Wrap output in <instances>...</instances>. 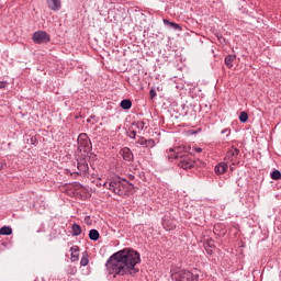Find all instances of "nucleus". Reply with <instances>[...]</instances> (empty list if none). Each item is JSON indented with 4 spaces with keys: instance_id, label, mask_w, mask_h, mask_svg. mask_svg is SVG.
Instances as JSON below:
<instances>
[{
    "instance_id": "nucleus-30",
    "label": "nucleus",
    "mask_w": 281,
    "mask_h": 281,
    "mask_svg": "<svg viewBox=\"0 0 281 281\" xmlns=\"http://www.w3.org/2000/svg\"><path fill=\"white\" fill-rule=\"evenodd\" d=\"M5 87H8V82L0 81V89H5Z\"/></svg>"
},
{
    "instance_id": "nucleus-24",
    "label": "nucleus",
    "mask_w": 281,
    "mask_h": 281,
    "mask_svg": "<svg viewBox=\"0 0 281 281\" xmlns=\"http://www.w3.org/2000/svg\"><path fill=\"white\" fill-rule=\"evenodd\" d=\"M247 120H249V114H247V112H240L239 114V122H247Z\"/></svg>"
},
{
    "instance_id": "nucleus-3",
    "label": "nucleus",
    "mask_w": 281,
    "mask_h": 281,
    "mask_svg": "<svg viewBox=\"0 0 281 281\" xmlns=\"http://www.w3.org/2000/svg\"><path fill=\"white\" fill-rule=\"evenodd\" d=\"M192 147L190 145H180L175 148H169L166 151L167 159H180V157H186L187 155L183 153H188V155H192Z\"/></svg>"
},
{
    "instance_id": "nucleus-11",
    "label": "nucleus",
    "mask_w": 281,
    "mask_h": 281,
    "mask_svg": "<svg viewBox=\"0 0 281 281\" xmlns=\"http://www.w3.org/2000/svg\"><path fill=\"white\" fill-rule=\"evenodd\" d=\"M120 155L123 157L124 161H133V151L131 150V148H122Z\"/></svg>"
},
{
    "instance_id": "nucleus-27",
    "label": "nucleus",
    "mask_w": 281,
    "mask_h": 281,
    "mask_svg": "<svg viewBox=\"0 0 281 281\" xmlns=\"http://www.w3.org/2000/svg\"><path fill=\"white\" fill-rule=\"evenodd\" d=\"M37 142H38V139H36V137L31 136L30 144H32L33 146H36Z\"/></svg>"
},
{
    "instance_id": "nucleus-15",
    "label": "nucleus",
    "mask_w": 281,
    "mask_h": 281,
    "mask_svg": "<svg viewBox=\"0 0 281 281\" xmlns=\"http://www.w3.org/2000/svg\"><path fill=\"white\" fill-rule=\"evenodd\" d=\"M234 60H236V55H227L224 59V63L228 69L234 67Z\"/></svg>"
},
{
    "instance_id": "nucleus-6",
    "label": "nucleus",
    "mask_w": 281,
    "mask_h": 281,
    "mask_svg": "<svg viewBox=\"0 0 281 281\" xmlns=\"http://www.w3.org/2000/svg\"><path fill=\"white\" fill-rule=\"evenodd\" d=\"M178 160V168L182 170H191V168H196V161H194L190 156H181L177 158Z\"/></svg>"
},
{
    "instance_id": "nucleus-32",
    "label": "nucleus",
    "mask_w": 281,
    "mask_h": 281,
    "mask_svg": "<svg viewBox=\"0 0 281 281\" xmlns=\"http://www.w3.org/2000/svg\"><path fill=\"white\" fill-rule=\"evenodd\" d=\"M127 179H128L130 181H135V177H134L133 175H128V176H127Z\"/></svg>"
},
{
    "instance_id": "nucleus-9",
    "label": "nucleus",
    "mask_w": 281,
    "mask_h": 281,
    "mask_svg": "<svg viewBox=\"0 0 281 281\" xmlns=\"http://www.w3.org/2000/svg\"><path fill=\"white\" fill-rule=\"evenodd\" d=\"M238 155H240V149L232 146L227 150L225 159H227L228 161H234V159H238Z\"/></svg>"
},
{
    "instance_id": "nucleus-26",
    "label": "nucleus",
    "mask_w": 281,
    "mask_h": 281,
    "mask_svg": "<svg viewBox=\"0 0 281 281\" xmlns=\"http://www.w3.org/2000/svg\"><path fill=\"white\" fill-rule=\"evenodd\" d=\"M157 97V91H155V89H151L150 91H149V98L153 100L154 98H156Z\"/></svg>"
},
{
    "instance_id": "nucleus-25",
    "label": "nucleus",
    "mask_w": 281,
    "mask_h": 281,
    "mask_svg": "<svg viewBox=\"0 0 281 281\" xmlns=\"http://www.w3.org/2000/svg\"><path fill=\"white\" fill-rule=\"evenodd\" d=\"M162 226L165 227V229H167V232H170V229H175V226L172 224H170L168 226V222L167 221L162 222Z\"/></svg>"
},
{
    "instance_id": "nucleus-17",
    "label": "nucleus",
    "mask_w": 281,
    "mask_h": 281,
    "mask_svg": "<svg viewBox=\"0 0 281 281\" xmlns=\"http://www.w3.org/2000/svg\"><path fill=\"white\" fill-rule=\"evenodd\" d=\"M120 106L124 111H128V109H131V106H133V101H131V99L122 100L120 103Z\"/></svg>"
},
{
    "instance_id": "nucleus-13",
    "label": "nucleus",
    "mask_w": 281,
    "mask_h": 281,
    "mask_svg": "<svg viewBox=\"0 0 281 281\" xmlns=\"http://www.w3.org/2000/svg\"><path fill=\"white\" fill-rule=\"evenodd\" d=\"M71 251V262H77L78 258H80V247L72 246L70 247Z\"/></svg>"
},
{
    "instance_id": "nucleus-28",
    "label": "nucleus",
    "mask_w": 281,
    "mask_h": 281,
    "mask_svg": "<svg viewBox=\"0 0 281 281\" xmlns=\"http://www.w3.org/2000/svg\"><path fill=\"white\" fill-rule=\"evenodd\" d=\"M130 137H131V139H135V137H137V132L135 130L131 131L130 132Z\"/></svg>"
},
{
    "instance_id": "nucleus-36",
    "label": "nucleus",
    "mask_w": 281,
    "mask_h": 281,
    "mask_svg": "<svg viewBox=\"0 0 281 281\" xmlns=\"http://www.w3.org/2000/svg\"><path fill=\"white\" fill-rule=\"evenodd\" d=\"M106 186V182L103 183V187Z\"/></svg>"
},
{
    "instance_id": "nucleus-1",
    "label": "nucleus",
    "mask_w": 281,
    "mask_h": 281,
    "mask_svg": "<svg viewBox=\"0 0 281 281\" xmlns=\"http://www.w3.org/2000/svg\"><path fill=\"white\" fill-rule=\"evenodd\" d=\"M142 262L139 252L125 248L113 254L105 262V269L110 276H135L139 273L137 265Z\"/></svg>"
},
{
    "instance_id": "nucleus-4",
    "label": "nucleus",
    "mask_w": 281,
    "mask_h": 281,
    "mask_svg": "<svg viewBox=\"0 0 281 281\" xmlns=\"http://www.w3.org/2000/svg\"><path fill=\"white\" fill-rule=\"evenodd\" d=\"M172 280L176 281H199V274H194L188 270H179L171 273Z\"/></svg>"
},
{
    "instance_id": "nucleus-14",
    "label": "nucleus",
    "mask_w": 281,
    "mask_h": 281,
    "mask_svg": "<svg viewBox=\"0 0 281 281\" xmlns=\"http://www.w3.org/2000/svg\"><path fill=\"white\" fill-rule=\"evenodd\" d=\"M227 162H220L217 166H215V173L225 175V172H227Z\"/></svg>"
},
{
    "instance_id": "nucleus-16",
    "label": "nucleus",
    "mask_w": 281,
    "mask_h": 281,
    "mask_svg": "<svg viewBox=\"0 0 281 281\" xmlns=\"http://www.w3.org/2000/svg\"><path fill=\"white\" fill-rule=\"evenodd\" d=\"M164 23L168 26V27H172V30H176L178 32H181L183 29L181 27V25H179L178 23L175 22H170L169 20H164Z\"/></svg>"
},
{
    "instance_id": "nucleus-18",
    "label": "nucleus",
    "mask_w": 281,
    "mask_h": 281,
    "mask_svg": "<svg viewBox=\"0 0 281 281\" xmlns=\"http://www.w3.org/2000/svg\"><path fill=\"white\" fill-rule=\"evenodd\" d=\"M71 234L72 236H80V234H82V227H80L79 224H72L71 226Z\"/></svg>"
},
{
    "instance_id": "nucleus-2",
    "label": "nucleus",
    "mask_w": 281,
    "mask_h": 281,
    "mask_svg": "<svg viewBox=\"0 0 281 281\" xmlns=\"http://www.w3.org/2000/svg\"><path fill=\"white\" fill-rule=\"evenodd\" d=\"M109 190L117 196H128V194L135 190V186L128 182V180L123 179L120 176H115L109 181Z\"/></svg>"
},
{
    "instance_id": "nucleus-12",
    "label": "nucleus",
    "mask_w": 281,
    "mask_h": 281,
    "mask_svg": "<svg viewBox=\"0 0 281 281\" xmlns=\"http://www.w3.org/2000/svg\"><path fill=\"white\" fill-rule=\"evenodd\" d=\"M46 3L50 10L54 12L60 10L61 8V2L60 0H46Z\"/></svg>"
},
{
    "instance_id": "nucleus-34",
    "label": "nucleus",
    "mask_w": 281,
    "mask_h": 281,
    "mask_svg": "<svg viewBox=\"0 0 281 281\" xmlns=\"http://www.w3.org/2000/svg\"><path fill=\"white\" fill-rule=\"evenodd\" d=\"M0 170H3V162H0Z\"/></svg>"
},
{
    "instance_id": "nucleus-35",
    "label": "nucleus",
    "mask_w": 281,
    "mask_h": 281,
    "mask_svg": "<svg viewBox=\"0 0 281 281\" xmlns=\"http://www.w3.org/2000/svg\"><path fill=\"white\" fill-rule=\"evenodd\" d=\"M87 122L90 123V122H91V119H88Z\"/></svg>"
},
{
    "instance_id": "nucleus-21",
    "label": "nucleus",
    "mask_w": 281,
    "mask_h": 281,
    "mask_svg": "<svg viewBox=\"0 0 281 281\" xmlns=\"http://www.w3.org/2000/svg\"><path fill=\"white\" fill-rule=\"evenodd\" d=\"M133 126L138 128V131H146V128H148L146 126V122H144V121H137V122L133 123Z\"/></svg>"
},
{
    "instance_id": "nucleus-19",
    "label": "nucleus",
    "mask_w": 281,
    "mask_h": 281,
    "mask_svg": "<svg viewBox=\"0 0 281 281\" xmlns=\"http://www.w3.org/2000/svg\"><path fill=\"white\" fill-rule=\"evenodd\" d=\"M0 236H12V227H10V226H2L0 228Z\"/></svg>"
},
{
    "instance_id": "nucleus-29",
    "label": "nucleus",
    "mask_w": 281,
    "mask_h": 281,
    "mask_svg": "<svg viewBox=\"0 0 281 281\" xmlns=\"http://www.w3.org/2000/svg\"><path fill=\"white\" fill-rule=\"evenodd\" d=\"M229 133H231L229 128H225L222 131V135H226V137H229Z\"/></svg>"
},
{
    "instance_id": "nucleus-8",
    "label": "nucleus",
    "mask_w": 281,
    "mask_h": 281,
    "mask_svg": "<svg viewBox=\"0 0 281 281\" xmlns=\"http://www.w3.org/2000/svg\"><path fill=\"white\" fill-rule=\"evenodd\" d=\"M77 169L78 171L76 172V175H85L89 172V164H87V160L85 158L78 160Z\"/></svg>"
},
{
    "instance_id": "nucleus-20",
    "label": "nucleus",
    "mask_w": 281,
    "mask_h": 281,
    "mask_svg": "<svg viewBox=\"0 0 281 281\" xmlns=\"http://www.w3.org/2000/svg\"><path fill=\"white\" fill-rule=\"evenodd\" d=\"M89 265V254L87 251L82 252V257L80 260V266L81 267H87Z\"/></svg>"
},
{
    "instance_id": "nucleus-31",
    "label": "nucleus",
    "mask_w": 281,
    "mask_h": 281,
    "mask_svg": "<svg viewBox=\"0 0 281 281\" xmlns=\"http://www.w3.org/2000/svg\"><path fill=\"white\" fill-rule=\"evenodd\" d=\"M193 150H195L196 153H203V148L201 147H194Z\"/></svg>"
},
{
    "instance_id": "nucleus-10",
    "label": "nucleus",
    "mask_w": 281,
    "mask_h": 281,
    "mask_svg": "<svg viewBox=\"0 0 281 281\" xmlns=\"http://www.w3.org/2000/svg\"><path fill=\"white\" fill-rule=\"evenodd\" d=\"M137 144L143 146V148H155V139L153 138L146 139L144 137H139Z\"/></svg>"
},
{
    "instance_id": "nucleus-5",
    "label": "nucleus",
    "mask_w": 281,
    "mask_h": 281,
    "mask_svg": "<svg viewBox=\"0 0 281 281\" xmlns=\"http://www.w3.org/2000/svg\"><path fill=\"white\" fill-rule=\"evenodd\" d=\"M77 144H78V150L80 153H89L91 150V140L89 139V136L85 133H81L79 136H78V140H77Z\"/></svg>"
},
{
    "instance_id": "nucleus-22",
    "label": "nucleus",
    "mask_w": 281,
    "mask_h": 281,
    "mask_svg": "<svg viewBox=\"0 0 281 281\" xmlns=\"http://www.w3.org/2000/svg\"><path fill=\"white\" fill-rule=\"evenodd\" d=\"M89 238H90V240H99L100 233L98 232V229H91L89 232Z\"/></svg>"
},
{
    "instance_id": "nucleus-7",
    "label": "nucleus",
    "mask_w": 281,
    "mask_h": 281,
    "mask_svg": "<svg viewBox=\"0 0 281 281\" xmlns=\"http://www.w3.org/2000/svg\"><path fill=\"white\" fill-rule=\"evenodd\" d=\"M32 38H33V43H35L36 45H45L49 43V41H52V37L49 36V34H47V32L45 31H37L33 33Z\"/></svg>"
},
{
    "instance_id": "nucleus-33",
    "label": "nucleus",
    "mask_w": 281,
    "mask_h": 281,
    "mask_svg": "<svg viewBox=\"0 0 281 281\" xmlns=\"http://www.w3.org/2000/svg\"><path fill=\"white\" fill-rule=\"evenodd\" d=\"M217 38H218L220 43H225V37L224 36H218Z\"/></svg>"
},
{
    "instance_id": "nucleus-23",
    "label": "nucleus",
    "mask_w": 281,
    "mask_h": 281,
    "mask_svg": "<svg viewBox=\"0 0 281 281\" xmlns=\"http://www.w3.org/2000/svg\"><path fill=\"white\" fill-rule=\"evenodd\" d=\"M271 179H273V181H278L281 179V172L280 170L276 169L270 173Z\"/></svg>"
}]
</instances>
